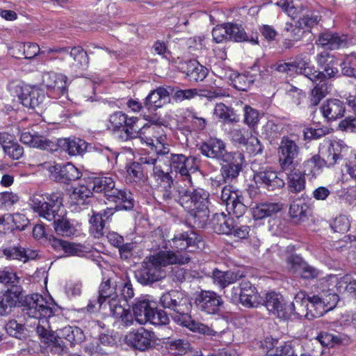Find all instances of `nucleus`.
I'll return each instance as SVG.
<instances>
[{
  "mask_svg": "<svg viewBox=\"0 0 356 356\" xmlns=\"http://www.w3.org/2000/svg\"><path fill=\"white\" fill-rule=\"evenodd\" d=\"M305 33V31L303 30V26H301L298 21L296 22V24L289 22H286L282 30V35L286 38L284 44L287 47H289V45L286 44L287 40L293 42L300 41Z\"/></svg>",
  "mask_w": 356,
  "mask_h": 356,
  "instance_id": "obj_45",
  "label": "nucleus"
},
{
  "mask_svg": "<svg viewBox=\"0 0 356 356\" xmlns=\"http://www.w3.org/2000/svg\"><path fill=\"white\" fill-rule=\"evenodd\" d=\"M282 209V205L275 202H261L252 207V216L255 220H261L277 213Z\"/></svg>",
  "mask_w": 356,
  "mask_h": 356,
  "instance_id": "obj_39",
  "label": "nucleus"
},
{
  "mask_svg": "<svg viewBox=\"0 0 356 356\" xmlns=\"http://www.w3.org/2000/svg\"><path fill=\"white\" fill-rule=\"evenodd\" d=\"M300 352V343L283 342L276 346L275 353L272 356H298Z\"/></svg>",
  "mask_w": 356,
  "mask_h": 356,
  "instance_id": "obj_54",
  "label": "nucleus"
},
{
  "mask_svg": "<svg viewBox=\"0 0 356 356\" xmlns=\"http://www.w3.org/2000/svg\"><path fill=\"white\" fill-rule=\"evenodd\" d=\"M155 161L156 160L153 156H141L138 161H134L127 166L126 179L130 182H145L147 178L145 167H151Z\"/></svg>",
  "mask_w": 356,
  "mask_h": 356,
  "instance_id": "obj_24",
  "label": "nucleus"
},
{
  "mask_svg": "<svg viewBox=\"0 0 356 356\" xmlns=\"http://www.w3.org/2000/svg\"><path fill=\"white\" fill-rule=\"evenodd\" d=\"M244 120L243 122L250 128H254L259 122V115L257 110L248 105L243 107Z\"/></svg>",
  "mask_w": 356,
  "mask_h": 356,
  "instance_id": "obj_62",
  "label": "nucleus"
},
{
  "mask_svg": "<svg viewBox=\"0 0 356 356\" xmlns=\"http://www.w3.org/2000/svg\"><path fill=\"white\" fill-rule=\"evenodd\" d=\"M282 169L286 175V185L289 193H298L305 190L306 180L304 174L298 166Z\"/></svg>",
  "mask_w": 356,
  "mask_h": 356,
  "instance_id": "obj_29",
  "label": "nucleus"
},
{
  "mask_svg": "<svg viewBox=\"0 0 356 356\" xmlns=\"http://www.w3.org/2000/svg\"><path fill=\"white\" fill-rule=\"evenodd\" d=\"M177 257L171 253L158 252L142 268L136 272V278L143 285H149L165 277L163 266L173 264Z\"/></svg>",
  "mask_w": 356,
  "mask_h": 356,
  "instance_id": "obj_6",
  "label": "nucleus"
},
{
  "mask_svg": "<svg viewBox=\"0 0 356 356\" xmlns=\"http://www.w3.org/2000/svg\"><path fill=\"white\" fill-rule=\"evenodd\" d=\"M199 95L198 90L196 88L190 89H175L172 98L176 102H181L184 100H190Z\"/></svg>",
  "mask_w": 356,
  "mask_h": 356,
  "instance_id": "obj_64",
  "label": "nucleus"
},
{
  "mask_svg": "<svg viewBox=\"0 0 356 356\" xmlns=\"http://www.w3.org/2000/svg\"><path fill=\"white\" fill-rule=\"evenodd\" d=\"M29 204L40 217L53 222L65 217L66 213L63 205V195L58 192L33 194L29 199Z\"/></svg>",
  "mask_w": 356,
  "mask_h": 356,
  "instance_id": "obj_5",
  "label": "nucleus"
},
{
  "mask_svg": "<svg viewBox=\"0 0 356 356\" xmlns=\"http://www.w3.org/2000/svg\"><path fill=\"white\" fill-rule=\"evenodd\" d=\"M300 356H327L318 342H307L301 344Z\"/></svg>",
  "mask_w": 356,
  "mask_h": 356,
  "instance_id": "obj_61",
  "label": "nucleus"
},
{
  "mask_svg": "<svg viewBox=\"0 0 356 356\" xmlns=\"http://www.w3.org/2000/svg\"><path fill=\"white\" fill-rule=\"evenodd\" d=\"M115 296L108 301L111 314L120 321L124 326H130L134 323V318L129 309H126L127 301L134 296L133 285L130 279L125 275L115 282Z\"/></svg>",
  "mask_w": 356,
  "mask_h": 356,
  "instance_id": "obj_3",
  "label": "nucleus"
},
{
  "mask_svg": "<svg viewBox=\"0 0 356 356\" xmlns=\"http://www.w3.org/2000/svg\"><path fill=\"white\" fill-rule=\"evenodd\" d=\"M220 200L228 213L238 218L243 216L247 210L241 191L232 186H225L222 188Z\"/></svg>",
  "mask_w": 356,
  "mask_h": 356,
  "instance_id": "obj_13",
  "label": "nucleus"
},
{
  "mask_svg": "<svg viewBox=\"0 0 356 356\" xmlns=\"http://www.w3.org/2000/svg\"><path fill=\"white\" fill-rule=\"evenodd\" d=\"M152 306L149 300L145 298H138L136 299L135 303L132 306L134 320L135 319L139 324L147 323V316Z\"/></svg>",
  "mask_w": 356,
  "mask_h": 356,
  "instance_id": "obj_38",
  "label": "nucleus"
},
{
  "mask_svg": "<svg viewBox=\"0 0 356 356\" xmlns=\"http://www.w3.org/2000/svg\"><path fill=\"white\" fill-rule=\"evenodd\" d=\"M307 301L309 303V305H306L307 309L309 310L310 312H312L313 310H315V314H313L314 316L318 317L322 316L325 312L323 302L321 301V299L317 296H307Z\"/></svg>",
  "mask_w": 356,
  "mask_h": 356,
  "instance_id": "obj_63",
  "label": "nucleus"
},
{
  "mask_svg": "<svg viewBox=\"0 0 356 356\" xmlns=\"http://www.w3.org/2000/svg\"><path fill=\"white\" fill-rule=\"evenodd\" d=\"M56 148L59 147L70 156H76L83 154L87 149V143L85 140L79 138H60L56 143Z\"/></svg>",
  "mask_w": 356,
  "mask_h": 356,
  "instance_id": "obj_34",
  "label": "nucleus"
},
{
  "mask_svg": "<svg viewBox=\"0 0 356 356\" xmlns=\"http://www.w3.org/2000/svg\"><path fill=\"white\" fill-rule=\"evenodd\" d=\"M160 304L170 312L172 319L178 325L184 318H188L192 306L189 298L176 290L163 293L160 298Z\"/></svg>",
  "mask_w": 356,
  "mask_h": 356,
  "instance_id": "obj_9",
  "label": "nucleus"
},
{
  "mask_svg": "<svg viewBox=\"0 0 356 356\" xmlns=\"http://www.w3.org/2000/svg\"><path fill=\"white\" fill-rule=\"evenodd\" d=\"M107 200L113 202L115 209L118 211H129L134 206V199L132 193L129 190L124 188L119 189L116 188L113 193L108 195Z\"/></svg>",
  "mask_w": 356,
  "mask_h": 356,
  "instance_id": "obj_30",
  "label": "nucleus"
},
{
  "mask_svg": "<svg viewBox=\"0 0 356 356\" xmlns=\"http://www.w3.org/2000/svg\"><path fill=\"white\" fill-rule=\"evenodd\" d=\"M43 341L51 346V350L61 353L65 350L67 346H71L81 343L85 335L83 330L75 326H66L57 330L56 334L51 331L47 330V334L41 337Z\"/></svg>",
  "mask_w": 356,
  "mask_h": 356,
  "instance_id": "obj_7",
  "label": "nucleus"
},
{
  "mask_svg": "<svg viewBox=\"0 0 356 356\" xmlns=\"http://www.w3.org/2000/svg\"><path fill=\"white\" fill-rule=\"evenodd\" d=\"M264 305L267 309L280 318H290L293 314H296L295 304L286 303L281 294L270 292L266 294ZM297 314H299L298 312Z\"/></svg>",
  "mask_w": 356,
  "mask_h": 356,
  "instance_id": "obj_16",
  "label": "nucleus"
},
{
  "mask_svg": "<svg viewBox=\"0 0 356 356\" xmlns=\"http://www.w3.org/2000/svg\"><path fill=\"white\" fill-rule=\"evenodd\" d=\"M228 296L233 302H240L248 308L257 307L259 303L257 289L249 281H242L239 286H233Z\"/></svg>",
  "mask_w": 356,
  "mask_h": 356,
  "instance_id": "obj_12",
  "label": "nucleus"
},
{
  "mask_svg": "<svg viewBox=\"0 0 356 356\" xmlns=\"http://www.w3.org/2000/svg\"><path fill=\"white\" fill-rule=\"evenodd\" d=\"M243 161L244 156L241 152H232L220 163V173L225 182L232 181L238 176Z\"/></svg>",
  "mask_w": 356,
  "mask_h": 356,
  "instance_id": "obj_21",
  "label": "nucleus"
},
{
  "mask_svg": "<svg viewBox=\"0 0 356 356\" xmlns=\"http://www.w3.org/2000/svg\"><path fill=\"white\" fill-rule=\"evenodd\" d=\"M324 164V160L322 159L319 155L316 154L304 162L303 172H302L305 176L307 175L314 177L320 173Z\"/></svg>",
  "mask_w": 356,
  "mask_h": 356,
  "instance_id": "obj_51",
  "label": "nucleus"
},
{
  "mask_svg": "<svg viewBox=\"0 0 356 356\" xmlns=\"http://www.w3.org/2000/svg\"><path fill=\"white\" fill-rule=\"evenodd\" d=\"M212 224L216 232L229 235L235 223L233 218L227 217L225 213L220 212L213 215Z\"/></svg>",
  "mask_w": 356,
  "mask_h": 356,
  "instance_id": "obj_40",
  "label": "nucleus"
},
{
  "mask_svg": "<svg viewBox=\"0 0 356 356\" xmlns=\"http://www.w3.org/2000/svg\"><path fill=\"white\" fill-rule=\"evenodd\" d=\"M156 161L152 164V172L151 176L154 178L159 187H169L173 184V178L170 172L164 171L159 163V158H154Z\"/></svg>",
  "mask_w": 356,
  "mask_h": 356,
  "instance_id": "obj_46",
  "label": "nucleus"
},
{
  "mask_svg": "<svg viewBox=\"0 0 356 356\" xmlns=\"http://www.w3.org/2000/svg\"><path fill=\"white\" fill-rule=\"evenodd\" d=\"M245 277V271L239 269L227 271L215 269L213 272V282L223 289Z\"/></svg>",
  "mask_w": 356,
  "mask_h": 356,
  "instance_id": "obj_33",
  "label": "nucleus"
},
{
  "mask_svg": "<svg viewBox=\"0 0 356 356\" xmlns=\"http://www.w3.org/2000/svg\"><path fill=\"white\" fill-rule=\"evenodd\" d=\"M49 243L56 252L58 253L63 252L67 256H81L85 252V246L81 243L70 242L56 238H51Z\"/></svg>",
  "mask_w": 356,
  "mask_h": 356,
  "instance_id": "obj_32",
  "label": "nucleus"
},
{
  "mask_svg": "<svg viewBox=\"0 0 356 356\" xmlns=\"http://www.w3.org/2000/svg\"><path fill=\"white\" fill-rule=\"evenodd\" d=\"M254 180L259 187H263L268 191H274L282 188L285 183L277 176L276 172L268 168H260L254 173Z\"/></svg>",
  "mask_w": 356,
  "mask_h": 356,
  "instance_id": "obj_25",
  "label": "nucleus"
},
{
  "mask_svg": "<svg viewBox=\"0 0 356 356\" xmlns=\"http://www.w3.org/2000/svg\"><path fill=\"white\" fill-rule=\"evenodd\" d=\"M184 72L189 81L197 82L204 80L208 74V70L197 60H191L186 63Z\"/></svg>",
  "mask_w": 356,
  "mask_h": 356,
  "instance_id": "obj_44",
  "label": "nucleus"
},
{
  "mask_svg": "<svg viewBox=\"0 0 356 356\" xmlns=\"http://www.w3.org/2000/svg\"><path fill=\"white\" fill-rule=\"evenodd\" d=\"M214 115L223 122H237L238 116L232 108L225 106L222 103L217 104L214 108Z\"/></svg>",
  "mask_w": 356,
  "mask_h": 356,
  "instance_id": "obj_52",
  "label": "nucleus"
},
{
  "mask_svg": "<svg viewBox=\"0 0 356 356\" xmlns=\"http://www.w3.org/2000/svg\"><path fill=\"white\" fill-rule=\"evenodd\" d=\"M170 164L171 170L192 184L191 173L199 170L200 159L195 156H186L183 154H170Z\"/></svg>",
  "mask_w": 356,
  "mask_h": 356,
  "instance_id": "obj_11",
  "label": "nucleus"
},
{
  "mask_svg": "<svg viewBox=\"0 0 356 356\" xmlns=\"http://www.w3.org/2000/svg\"><path fill=\"white\" fill-rule=\"evenodd\" d=\"M184 114L186 122L191 124L194 131H201L206 128L207 120L195 110L187 108Z\"/></svg>",
  "mask_w": 356,
  "mask_h": 356,
  "instance_id": "obj_48",
  "label": "nucleus"
},
{
  "mask_svg": "<svg viewBox=\"0 0 356 356\" xmlns=\"http://www.w3.org/2000/svg\"><path fill=\"white\" fill-rule=\"evenodd\" d=\"M195 304L198 309L208 314H215L223 304L220 296L211 291H202L197 295Z\"/></svg>",
  "mask_w": 356,
  "mask_h": 356,
  "instance_id": "obj_22",
  "label": "nucleus"
},
{
  "mask_svg": "<svg viewBox=\"0 0 356 356\" xmlns=\"http://www.w3.org/2000/svg\"><path fill=\"white\" fill-rule=\"evenodd\" d=\"M42 86L45 88L49 97L58 99L67 94V77L54 72H44L42 76Z\"/></svg>",
  "mask_w": 356,
  "mask_h": 356,
  "instance_id": "obj_14",
  "label": "nucleus"
},
{
  "mask_svg": "<svg viewBox=\"0 0 356 356\" xmlns=\"http://www.w3.org/2000/svg\"><path fill=\"white\" fill-rule=\"evenodd\" d=\"M309 59L307 58H302L300 57L298 62V68L296 73L304 75L312 82L323 81L326 79H330L334 74V55L327 52L322 51L318 55V63L323 69L322 72L315 70L314 67L309 66Z\"/></svg>",
  "mask_w": 356,
  "mask_h": 356,
  "instance_id": "obj_8",
  "label": "nucleus"
},
{
  "mask_svg": "<svg viewBox=\"0 0 356 356\" xmlns=\"http://www.w3.org/2000/svg\"><path fill=\"white\" fill-rule=\"evenodd\" d=\"M92 194V191L89 183L88 186L80 185L74 188L70 195L71 204L80 208L84 207L89 203Z\"/></svg>",
  "mask_w": 356,
  "mask_h": 356,
  "instance_id": "obj_42",
  "label": "nucleus"
},
{
  "mask_svg": "<svg viewBox=\"0 0 356 356\" xmlns=\"http://www.w3.org/2000/svg\"><path fill=\"white\" fill-rule=\"evenodd\" d=\"M147 322L155 325H167L169 323V318L165 312L162 309H157L152 307L147 316Z\"/></svg>",
  "mask_w": 356,
  "mask_h": 356,
  "instance_id": "obj_60",
  "label": "nucleus"
},
{
  "mask_svg": "<svg viewBox=\"0 0 356 356\" xmlns=\"http://www.w3.org/2000/svg\"><path fill=\"white\" fill-rule=\"evenodd\" d=\"M308 208L307 204L304 202L303 200H296L290 205L289 214L292 218L300 220L306 216Z\"/></svg>",
  "mask_w": 356,
  "mask_h": 356,
  "instance_id": "obj_59",
  "label": "nucleus"
},
{
  "mask_svg": "<svg viewBox=\"0 0 356 356\" xmlns=\"http://www.w3.org/2000/svg\"><path fill=\"white\" fill-rule=\"evenodd\" d=\"M156 235L161 236V241L158 244L159 252L171 253L177 257L174 264H185L190 261L189 252L198 245L201 237L195 232L190 230L177 232L170 240H165L161 236V231L155 232Z\"/></svg>",
  "mask_w": 356,
  "mask_h": 356,
  "instance_id": "obj_2",
  "label": "nucleus"
},
{
  "mask_svg": "<svg viewBox=\"0 0 356 356\" xmlns=\"http://www.w3.org/2000/svg\"><path fill=\"white\" fill-rule=\"evenodd\" d=\"M289 263L292 265L294 270L298 272L303 279H314L318 276V270L303 261L302 258L298 256L290 257Z\"/></svg>",
  "mask_w": 356,
  "mask_h": 356,
  "instance_id": "obj_36",
  "label": "nucleus"
},
{
  "mask_svg": "<svg viewBox=\"0 0 356 356\" xmlns=\"http://www.w3.org/2000/svg\"><path fill=\"white\" fill-rule=\"evenodd\" d=\"M277 153L281 169H289V167L299 165V162L297 160L299 147L291 137L283 136L282 138Z\"/></svg>",
  "mask_w": 356,
  "mask_h": 356,
  "instance_id": "obj_15",
  "label": "nucleus"
},
{
  "mask_svg": "<svg viewBox=\"0 0 356 356\" xmlns=\"http://www.w3.org/2000/svg\"><path fill=\"white\" fill-rule=\"evenodd\" d=\"M197 149L205 157L220 163L232 152H228L225 143L220 138L211 137L200 143Z\"/></svg>",
  "mask_w": 356,
  "mask_h": 356,
  "instance_id": "obj_17",
  "label": "nucleus"
},
{
  "mask_svg": "<svg viewBox=\"0 0 356 356\" xmlns=\"http://www.w3.org/2000/svg\"><path fill=\"white\" fill-rule=\"evenodd\" d=\"M165 348L174 356H181L191 349V344L184 339H170L165 343Z\"/></svg>",
  "mask_w": 356,
  "mask_h": 356,
  "instance_id": "obj_47",
  "label": "nucleus"
},
{
  "mask_svg": "<svg viewBox=\"0 0 356 356\" xmlns=\"http://www.w3.org/2000/svg\"><path fill=\"white\" fill-rule=\"evenodd\" d=\"M55 311V308L38 293L26 296L22 303L24 315L38 320L36 332L40 337L47 334V330L50 327L49 319L54 316Z\"/></svg>",
  "mask_w": 356,
  "mask_h": 356,
  "instance_id": "obj_4",
  "label": "nucleus"
},
{
  "mask_svg": "<svg viewBox=\"0 0 356 356\" xmlns=\"http://www.w3.org/2000/svg\"><path fill=\"white\" fill-rule=\"evenodd\" d=\"M138 120L137 117H129L125 113L118 111L110 115L107 127L113 132H119L122 140L127 141L137 134L136 129Z\"/></svg>",
  "mask_w": 356,
  "mask_h": 356,
  "instance_id": "obj_10",
  "label": "nucleus"
},
{
  "mask_svg": "<svg viewBox=\"0 0 356 356\" xmlns=\"http://www.w3.org/2000/svg\"><path fill=\"white\" fill-rule=\"evenodd\" d=\"M89 184L92 192L103 193L106 200L116 188L114 180L110 177H95Z\"/></svg>",
  "mask_w": 356,
  "mask_h": 356,
  "instance_id": "obj_37",
  "label": "nucleus"
},
{
  "mask_svg": "<svg viewBox=\"0 0 356 356\" xmlns=\"http://www.w3.org/2000/svg\"><path fill=\"white\" fill-rule=\"evenodd\" d=\"M38 125H35L31 131L22 132L20 136L21 142L30 147L51 152L56 151L55 141L47 139L43 135V132L38 131Z\"/></svg>",
  "mask_w": 356,
  "mask_h": 356,
  "instance_id": "obj_20",
  "label": "nucleus"
},
{
  "mask_svg": "<svg viewBox=\"0 0 356 356\" xmlns=\"http://www.w3.org/2000/svg\"><path fill=\"white\" fill-rule=\"evenodd\" d=\"M54 229L58 234L63 236H72L77 235L79 229L76 226L71 223L64 217L60 218L59 220H55L53 222Z\"/></svg>",
  "mask_w": 356,
  "mask_h": 356,
  "instance_id": "obj_53",
  "label": "nucleus"
},
{
  "mask_svg": "<svg viewBox=\"0 0 356 356\" xmlns=\"http://www.w3.org/2000/svg\"><path fill=\"white\" fill-rule=\"evenodd\" d=\"M335 287L339 293L348 292L356 299V280H354L350 275L346 274L338 279Z\"/></svg>",
  "mask_w": 356,
  "mask_h": 356,
  "instance_id": "obj_55",
  "label": "nucleus"
},
{
  "mask_svg": "<svg viewBox=\"0 0 356 356\" xmlns=\"http://www.w3.org/2000/svg\"><path fill=\"white\" fill-rule=\"evenodd\" d=\"M52 178L60 183L69 184L79 179L82 174L72 163L65 165L54 164L48 167Z\"/></svg>",
  "mask_w": 356,
  "mask_h": 356,
  "instance_id": "obj_23",
  "label": "nucleus"
},
{
  "mask_svg": "<svg viewBox=\"0 0 356 356\" xmlns=\"http://www.w3.org/2000/svg\"><path fill=\"white\" fill-rule=\"evenodd\" d=\"M127 343L140 351H145L154 347L156 336L154 332L140 327L126 337Z\"/></svg>",
  "mask_w": 356,
  "mask_h": 356,
  "instance_id": "obj_19",
  "label": "nucleus"
},
{
  "mask_svg": "<svg viewBox=\"0 0 356 356\" xmlns=\"http://www.w3.org/2000/svg\"><path fill=\"white\" fill-rule=\"evenodd\" d=\"M275 4L281 8L291 19H294L299 17L298 22L301 26H303V30H305V28L314 27L321 19V16L315 12L300 17L301 9L295 6L293 1L277 0Z\"/></svg>",
  "mask_w": 356,
  "mask_h": 356,
  "instance_id": "obj_18",
  "label": "nucleus"
},
{
  "mask_svg": "<svg viewBox=\"0 0 356 356\" xmlns=\"http://www.w3.org/2000/svg\"><path fill=\"white\" fill-rule=\"evenodd\" d=\"M0 145L4 153L13 160L19 159L24 154V148L6 133H0Z\"/></svg>",
  "mask_w": 356,
  "mask_h": 356,
  "instance_id": "obj_35",
  "label": "nucleus"
},
{
  "mask_svg": "<svg viewBox=\"0 0 356 356\" xmlns=\"http://www.w3.org/2000/svg\"><path fill=\"white\" fill-rule=\"evenodd\" d=\"M3 255L8 260H17L26 263L30 260L36 259L38 252L36 250L25 248L19 243L2 248Z\"/></svg>",
  "mask_w": 356,
  "mask_h": 356,
  "instance_id": "obj_28",
  "label": "nucleus"
},
{
  "mask_svg": "<svg viewBox=\"0 0 356 356\" xmlns=\"http://www.w3.org/2000/svg\"><path fill=\"white\" fill-rule=\"evenodd\" d=\"M179 325L187 327L192 332H198L207 336L218 337L222 333V332H218L208 325L192 319L190 314H188V318H184Z\"/></svg>",
  "mask_w": 356,
  "mask_h": 356,
  "instance_id": "obj_43",
  "label": "nucleus"
},
{
  "mask_svg": "<svg viewBox=\"0 0 356 356\" xmlns=\"http://www.w3.org/2000/svg\"><path fill=\"white\" fill-rule=\"evenodd\" d=\"M227 38L234 42H250L252 44H258V38H251L247 35L242 25L234 23H227Z\"/></svg>",
  "mask_w": 356,
  "mask_h": 356,
  "instance_id": "obj_41",
  "label": "nucleus"
},
{
  "mask_svg": "<svg viewBox=\"0 0 356 356\" xmlns=\"http://www.w3.org/2000/svg\"><path fill=\"white\" fill-rule=\"evenodd\" d=\"M170 92L168 88L164 87H158L150 93L144 99V107L149 111H154L158 108L162 107L168 102Z\"/></svg>",
  "mask_w": 356,
  "mask_h": 356,
  "instance_id": "obj_31",
  "label": "nucleus"
},
{
  "mask_svg": "<svg viewBox=\"0 0 356 356\" xmlns=\"http://www.w3.org/2000/svg\"><path fill=\"white\" fill-rule=\"evenodd\" d=\"M20 91L18 98L25 107L35 109L45 99L44 92L38 88L25 86L21 88Z\"/></svg>",
  "mask_w": 356,
  "mask_h": 356,
  "instance_id": "obj_27",
  "label": "nucleus"
},
{
  "mask_svg": "<svg viewBox=\"0 0 356 356\" xmlns=\"http://www.w3.org/2000/svg\"><path fill=\"white\" fill-rule=\"evenodd\" d=\"M92 216L89 219L90 224V231L93 234L95 238H100L104 234V229L106 221L101 216L97 213V211H92Z\"/></svg>",
  "mask_w": 356,
  "mask_h": 356,
  "instance_id": "obj_57",
  "label": "nucleus"
},
{
  "mask_svg": "<svg viewBox=\"0 0 356 356\" xmlns=\"http://www.w3.org/2000/svg\"><path fill=\"white\" fill-rule=\"evenodd\" d=\"M254 81V79L250 72L239 74L234 72L229 84L238 90L247 91Z\"/></svg>",
  "mask_w": 356,
  "mask_h": 356,
  "instance_id": "obj_50",
  "label": "nucleus"
},
{
  "mask_svg": "<svg viewBox=\"0 0 356 356\" xmlns=\"http://www.w3.org/2000/svg\"><path fill=\"white\" fill-rule=\"evenodd\" d=\"M156 128V127L154 125H145L142 128H138L137 126L136 129L137 134L132 138H138L142 143L147 144L148 146H153L154 142V138H156L157 139V138L154 136Z\"/></svg>",
  "mask_w": 356,
  "mask_h": 356,
  "instance_id": "obj_56",
  "label": "nucleus"
},
{
  "mask_svg": "<svg viewBox=\"0 0 356 356\" xmlns=\"http://www.w3.org/2000/svg\"><path fill=\"white\" fill-rule=\"evenodd\" d=\"M22 286L10 287L0 294V316L8 315L22 298Z\"/></svg>",
  "mask_w": 356,
  "mask_h": 356,
  "instance_id": "obj_26",
  "label": "nucleus"
},
{
  "mask_svg": "<svg viewBox=\"0 0 356 356\" xmlns=\"http://www.w3.org/2000/svg\"><path fill=\"white\" fill-rule=\"evenodd\" d=\"M68 55L74 60L72 67L78 70L86 69L88 66L89 58L87 53L81 47H74L70 49Z\"/></svg>",
  "mask_w": 356,
  "mask_h": 356,
  "instance_id": "obj_49",
  "label": "nucleus"
},
{
  "mask_svg": "<svg viewBox=\"0 0 356 356\" xmlns=\"http://www.w3.org/2000/svg\"><path fill=\"white\" fill-rule=\"evenodd\" d=\"M210 194L202 188L179 191L177 202L188 211V219L198 228H204L209 220Z\"/></svg>",
  "mask_w": 356,
  "mask_h": 356,
  "instance_id": "obj_1",
  "label": "nucleus"
},
{
  "mask_svg": "<svg viewBox=\"0 0 356 356\" xmlns=\"http://www.w3.org/2000/svg\"><path fill=\"white\" fill-rule=\"evenodd\" d=\"M117 290H115V282L113 283L110 279L102 281L101 283L99 291L98 296L104 302H108L109 300L115 296ZM108 305V302H107Z\"/></svg>",
  "mask_w": 356,
  "mask_h": 356,
  "instance_id": "obj_58",
  "label": "nucleus"
}]
</instances>
